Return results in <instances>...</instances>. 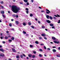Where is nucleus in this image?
Masks as SVG:
<instances>
[{"instance_id": "obj_11", "label": "nucleus", "mask_w": 60, "mask_h": 60, "mask_svg": "<svg viewBox=\"0 0 60 60\" xmlns=\"http://www.w3.org/2000/svg\"><path fill=\"white\" fill-rule=\"evenodd\" d=\"M50 26H54V25H53V24H50Z\"/></svg>"}, {"instance_id": "obj_31", "label": "nucleus", "mask_w": 60, "mask_h": 60, "mask_svg": "<svg viewBox=\"0 0 60 60\" xmlns=\"http://www.w3.org/2000/svg\"><path fill=\"white\" fill-rule=\"evenodd\" d=\"M28 24L29 25H31V23L30 22H29L28 23Z\"/></svg>"}, {"instance_id": "obj_25", "label": "nucleus", "mask_w": 60, "mask_h": 60, "mask_svg": "<svg viewBox=\"0 0 60 60\" xmlns=\"http://www.w3.org/2000/svg\"><path fill=\"white\" fill-rule=\"evenodd\" d=\"M9 26H12V24L11 23H9Z\"/></svg>"}, {"instance_id": "obj_27", "label": "nucleus", "mask_w": 60, "mask_h": 60, "mask_svg": "<svg viewBox=\"0 0 60 60\" xmlns=\"http://www.w3.org/2000/svg\"><path fill=\"white\" fill-rule=\"evenodd\" d=\"M30 47L31 48H33V45H30Z\"/></svg>"}, {"instance_id": "obj_10", "label": "nucleus", "mask_w": 60, "mask_h": 60, "mask_svg": "<svg viewBox=\"0 0 60 60\" xmlns=\"http://www.w3.org/2000/svg\"><path fill=\"white\" fill-rule=\"evenodd\" d=\"M1 13L2 14H4V11H1Z\"/></svg>"}, {"instance_id": "obj_40", "label": "nucleus", "mask_w": 60, "mask_h": 60, "mask_svg": "<svg viewBox=\"0 0 60 60\" xmlns=\"http://www.w3.org/2000/svg\"><path fill=\"white\" fill-rule=\"evenodd\" d=\"M28 10H29V9H28L27 8H26V11H28Z\"/></svg>"}, {"instance_id": "obj_5", "label": "nucleus", "mask_w": 60, "mask_h": 60, "mask_svg": "<svg viewBox=\"0 0 60 60\" xmlns=\"http://www.w3.org/2000/svg\"><path fill=\"white\" fill-rule=\"evenodd\" d=\"M52 40H56V38H55V37H52Z\"/></svg>"}, {"instance_id": "obj_17", "label": "nucleus", "mask_w": 60, "mask_h": 60, "mask_svg": "<svg viewBox=\"0 0 60 60\" xmlns=\"http://www.w3.org/2000/svg\"><path fill=\"white\" fill-rule=\"evenodd\" d=\"M33 14H32V13L30 14V17H33Z\"/></svg>"}, {"instance_id": "obj_44", "label": "nucleus", "mask_w": 60, "mask_h": 60, "mask_svg": "<svg viewBox=\"0 0 60 60\" xmlns=\"http://www.w3.org/2000/svg\"><path fill=\"white\" fill-rule=\"evenodd\" d=\"M41 12H45V11H41Z\"/></svg>"}, {"instance_id": "obj_39", "label": "nucleus", "mask_w": 60, "mask_h": 60, "mask_svg": "<svg viewBox=\"0 0 60 60\" xmlns=\"http://www.w3.org/2000/svg\"><path fill=\"white\" fill-rule=\"evenodd\" d=\"M31 27H32V28H33V29H34V26H31Z\"/></svg>"}, {"instance_id": "obj_32", "label": "nucleus", "mask_w": 60, "mask_h": 60, "mask_svg": "<svg viewBox=\"0 0 60 60\" xmlns=\"http://www.w3.org/2000/svg\"><path fill=\"white\" fill-rule=\"evenodd\" d=\"M26 4L27 5H28L29 4V3L28 2H27L26 3Z\"/></svg>"}, {"instance_id": "obj_63", "label": "nucleus", "mask_w": 60, "mask_h": 60, "mask_svg": "<svg viewBox=\"0 0 60 60\" xmlns=\"http://www.w3.org/2000/svg\"><path fill=\"white\" fill-rule=\"evenodd\" d=\"M8 13H10V11H8Z\"/></svg>"}, {"instance_id": "obj_47", "label": "nucleus", "mask_w": 60, "mask_h": 60, "mask_svg": "<svg viewBox=\"0 0 60 60\" xmlns=\"http://www.w3.org/2000/svg\"><path fill=\"white\" fill-rule=\"evenodd\" d=\"M3 50V49H0V51H2Z\"/></svg>"}, {"instance_id": "obj_2", "label": "nucleus", "mask_w": 60, "mask_h": 60, "mask_svg": "<svg viewBox=\"0 0 60 60\" xmlns=\"http://www.w3.org/2000/svg\"><path fill=\"white\" fill-rule=\"evenodd\" d=\"M46 11H48V12L47 11H46V13H47V14H49V13H50V11H49L48 9H46Z\"/></svg>"}, {"instance_id": "obj_16", "label": "nucleus", "mask_w": 60, "mask_h": 60, "mask_svg": "<svg viewBox=\"0 0 60 60\" xmlns=\"http://www.w3.org/2000/svg\"><path fill=\"white\" fill-rule=\"evenodd\" d=\"M42 28H43V29H44L45 28V26H41Z\"/></svg>"}, {"instance_id": "obj_20", "label": "nucleus", "mask_w": 60, "mask_h": 60, "mask_svg": "<svg viewBox=\"0 0 60 60\" xmlns=\"http://www.w3.org/2000/svg\"><path fill=\"white\" fill-rule=\"evenodd\" d=\"M16 57L17 58H19V55H17L16 56Z\"/></svg>"}, {"instance_id": "obj_7", "label": "nucleus", "mask_w": 60, "mask_h": 60, "mask_svg": "<svg viewBox=\"0 0 60 60\" xmlns=\"http://www.w3.org/2000/svg\"><path fill=\"white\" fill-rule=\"evenodd\" d=\"M0 56H4V54L2 53L0 54Z\"/></svg>"}, {"instance_id": "obj_49", "label": "nucleus", "mask_w": 60, "mask_h": 60, "mask_svg": "<svg viewBox=\"0 0 60 60\" xmlns=\"http://www.w3.org/2000/svg\"><path fill=\"white\" fill-rule=\"evenodd\" d=\"M47 49L49 50H50V49L49 48H48Z\"/></svg>"}, {"instance_id": "obj_64", "label": "nucleus", "mask_w": 60, "mask_h": 60, "mask_svg": "<svg viewBox=\"0 0 60 60\" xmlns=\"http://www.w3.org/2000/svg\"><path fill=\"white\" fill-rule=\"evenodd\" d=\"M14 29L13 28L12 29V31H14Z\"/></svg>"}, {"instance_id": "obj_41", "label": "nucleus", "mask_w": 60, "mask_h": 60, "mask_svg": "<svg viewBox=\"0 0 60 60\" xmlns=\"http://www.w3.org/2000/svg\"><path fill=\"white\" fill-rule=\"evenodd\" d=\"M44 38L45 39V40H47V38L46 37H44Z\"/></svg>"}, {"instance_id": "obj_28", "label": "nucleus", "mask_w": 60, "mask_h": 60, "mask_svg": "<svg viewBox=\"0 0 60 60\" xmlns=\"http://www.w3.org/2000/svg\"><path fill=\"white\" fill-rule=\"evenodd\" d=\"M57 57H60V55H57Z\"/></svg>"}, {"instance_id": "obj_30", "label": "nucleus", "mask_w": 60, "mask_h": 60, "mask_svg": "<svg viewBox=\"0 0 60 60\" xmlns=\"http://www.w3.org/2000/svg\"><path fill=\"white\" fill-rule=\"evenodd\" d=\"M23 33H24V34H26V32L25 31H23L22 32Z\"/></svg>"}, {"instance_id": "obj_58", "label": "nucleus", "mask_w": 60, "mask_h": 60, "mask_svg": "<svg viewBox=\"0 0 60 60\" xmlns=\"http://www.w3.org/2000/svg\"><path fill=\"white\" fill-rule=\"evenodd\" d=\"M2 51V52H4V50H3Z\"/></svg>"}, {"instance_id": "obj_55", "label": "nucleus", "mask_w": 60, "mask_h": 60, "mask_svg": "<svg viewBox=\"0 0 60 60\" xmlns=\"http://www.w3.org/2000/svg\"><path fill=\"white\" fill-rule=\"evenodd\" d=\"M57 16H58V17H60V16H59V15H57Z\"/></svg>"}, {"instance_id": "obj_6", "label": "nucleus", "mask_w": 60, "mask_h": 60, "mask_svg": "<svg viewBox=\"0 0 60 60\" xmlns=\"http://www.w3.org/2000/svg\"><path fill=\"white\" fill-rule=\"evenodd\" d=\"M35 43L37 44H39V42L37 41H35Z\"/></svg>"}, {"instance_id": "obj_59", "label": "nucleus", "mask_w": 60, "mask_h": 60, "mask_svg": "<svg viewBox=\"0 0 60 60\" xmlns=\"http://www.w3.org/2000/svg\"><path fill=\"white\" fill-rule=\"evenodd\" d=\"M23 3H22V2H20V4H23Z\"/></svg>"}, {"instance_id": "obj_22", "label": "nucleus", "mask_w": 60, "mask_h": 60, "mask_svg": "<svg viewBox=\"0 0 60 60\" xmlns=\"http://www.w3.org/2000/svg\"><path fill=\"white\" fill-rule=\"evenodd\" d=\"M39 56L40 57H42V55H41V54H39Z\"/></svg>"}, {"instance_id": "obj_42", "label": "nucleus", "mask_w": 60, "mask_h": 60, "mask_svg": "<svg viewBox=\"0 0 60 60\" xmlns=\"http://www.w3.org/2000/svg\"><path fill=\"white\" fill-rule=\"evenodd\" d=\"M0 3L2 4H3V1H1L0 2Z\"/></svg>"}, {"instance_id": "obj_33", "label": "nucleus", "mask_w": 60, "mask_h": 60, "mask_svg": "<svg viewBox=\"0 0 60 60\" xmlns=\"http://www.w3.org/2000/svg\"><path fill=\"white\" fill-rule=\"evenodd\" d=\"M16 18H18L19 17V16H18V15H16Z\"/></svg>"}, {"instance_id": "obj_43", "label": "nucleus", "mask_w": 60, "mask_h": 60, "mask_svg": "<svg viewBox=\"0 0 60 60\" xmlns=\"http://www.w3.org/2000/svg\"><path fill=\"white\" fill-rule=\"evenodd\" d=\"M56 42L57 41H54V43H56Z\"/></svg>"}, {"instance_id": "obj_9", "label": "nucleus", "mask_w": 60, "mask_h": 60, "mask_svg": "<svg viewBox=\"0 0 60 60\" xmlns=\"http://www.w3.org/2000/svg\"><path fill=\"white\" fill-rule=\"evenodd\" d=\"M52 51L53 52H56V50L55 49H53L52 50Z\"/></svg>"}, {"instance_id": "obj_53", "label": "nucleus", "mask_w": 60, "mask_h": 60, "mask_svg": "<svg viewBox=\"0 0 60 60\" xmlns=\"http://www.w3.org/2000/svg\"><path fill=\"white\" fill-rule=\"evenodd\" d=\"M39 39H41V40L42 39V38L41 37H40L39 38Z\"/></svg>"}, {"instance_id": "obj_12", "label": "nucleus", "mask_w": 60, "mask_h": 60, "mask_svg": "<svg viewBox=\"0 0 60 60\" xmlns=\"http://www.w3.org/2000/svg\"><path fill=\"white\" fill-rule=\"evenodd\" d=\"M28 56H29V57H31V56H32V55H31V54H29L28 55Z\"/></svg>"}, {"instance_id": "obj_46", "label": "nucleus", "mask_w": 60, "mask_h": 60, "mask_svg": "<svg viewBox=\"0 0 60 60\" xmlns=\"http://www.w3.org/2000/svg\"><path fill=\"white\" fill-rule=\"evenodd\" d=\"M2 43H3L4 44V43H5V42L4 41H3L2 42Z\"/></svg>"}, {"instance_id": "obj_19", "label": "nucleus", "mask_w": 60, "mask_h": 60, "mask_svg": "<svg viewBox=\"0 0 60 60\" xmlns=\"http://www.w3.org/2000/svg\"><path fill=\"white\" fill-rule=\"evenodd\" d=\"M15 22L16 23H17V24H19V22L17 21H15Z\"/></svg>"}, {"instance_id": "obj_38", "label": "nucleus", "mask_w": 60, "mask_h": 60, "mask_svg": "<svg viewBox=\"0 0 60 60\" xmlns=\"http://www.w3.org/2000/svg\"><path fill=\"white\" fill-rule=\"evenodd\" d=\"M58 23H60V20H58Z\"/></svg>"}, {"instance_id": "obj_14", "label": "nucleus", "mask_w": 60, "mask_h": 60, "mask_svg": "<svg viewBox=\"0 0 60 60\" xmlns=\"http://www.w3.org/2000/svg\"><path fill=\"white\" fill-rule=\"evenodd\" d=\"M12 50L13 51H14V52H16V50H15V49H12Z\"/></svg>"}, {"instance_id": "obj_24", "label": "nucleus", "mask_w": 60, "mask_h": 60, "mask_svg": "<svg viewBox=\"0 0 60 60\" xmlns=\"http://www.w3.org/2000/svg\"><path fill=\"white\" fill-rule=\"evenodd\" d=\"M11 40H14V38L13 37H12L11 38Z\"/></svg>"}, {"instance_id": "obj_45", "label": "nucleus", "mask_w": 60, "mask_h": 60, "mask_svg": "<svg viewBox=\"0 0 60 60\" xmlns=\"http://www.w3.org/2000/svg\"><path fill=\"white\" fill-rule=\"evenodd\" d=\"M1 7L2 8V9H4V7L3 6H1Z\"/></svg>"}, {"instance_id": "obj_23", "label": "nucleus", "mask_w": 60, "mask_h": 60, "mask_svg": "<svg viewBox=\"0 0 60 60\" xmlns=\"http://www.w3.org/2000/svg\"><path fill=\"white\" fill-rule=\"evenodd\" d=\"M49 18H50L51 19H53V18H52V17H51V16H50Z\"/></svg>"}, {"instance_id": "obj_26", "label": "nucleus", "mask_w": 60, "mask_h": 60, "mask_svg": "<svg viewBox=\"0 0 60 60\" xmlns=\"http://www.w3.org/2000/svg\"><path fill=\"white\" fill-rule=\"evenodd\" d=\"M5 39H8V37L7 36H6L5 37Z\"/></svg>"}, {"instance_id": "obj_4", "label": "nucleus", "mask_w": 60, "mask_h": 60, "mask_svg": "<svg viewBox=\"0 0 60 60\" xmlns=\"http://www.w3.org/2000/svg\"><path fill=\"white\" fill-rule=\"evenodd\" d=\"M42 36H43L44 37H45L46 36V34H41Z\"/></svg>"}, {"instance_id": "obj_8", "label": "nucleus", "mask_w": 60, "mask_h": 60, "mask_svg": "<svg viewBox=\"0 0 60 60\" xmlns=\"http://www.w3.org/2000/svg\"><path fill=\"white\" fill-rule=\"evenodd\" d=\"M46 17L47 19H49V15H46Z\"/></svg>"}, {"instance_id": "obj_60", "label": "nucleus", "mask_w": 60, "mask_h": 60, "mask_svg": "<svg viewBox=\"0 0 60 60\" xmlns=\"http://www.w3.org/2000/svg\"><path fill=\"white\" fill-rule=\"evenodd\" d=\"M58 49H59V50H60V47H59L58 48Z\"/></svg>"}, {"instance_id": "obj_21", "label": "nucleus", "mask_w": 60, "mask_h": 60, "mask_svg": "<svg viewBox=\"0 0 60 60\" xmlns=\"http://www.w3.org/2000/svg\"><path fill=\"white\" fill-rule=\"evenodd\" d=\"M32 57V58H34L35 57V56L34 55H33Z\"/></svg>"}, {"instance_id": "obj_57", "label": "nucleus", "mask_w": 60, "mask_h": 60, "mask_svg": "<svg viewBox=\"0 0 60 60\" xmlns=\"http://www.w3.org/2000/svg\"><path fill=\"white\" fill-rule=\"evenodd\" d=\"M44 44H41V45L42 46V45H43Z\"/></svg>"}, {"instance_id": "obj_52", "label": "nucleus", "mask_w": 60, "mask_h": 60, "mask_svg": "<svg viewBox=\"0 0 60 60\" xmlns=\"http://www.w3.org/2000/svg\"><path fill=\"white\" fill-rule=\"evenodd\" d=\"M53 18L54 19H56V18L55 17H53Z\"/></svg>"}, {"instance_id": "obj_62", "label": "nucleus", "mask_w": 60, "mask_h": 60, "mask_svg": "<svg viewBox=\"0 0 60 60\" xmlns=\"http://www.w3.org/2000/svg\"><path fill=\"white\" fill-rule=\"evenodd\" d=\"M11 21H13V19H11Z\"/></svg>"}, {"instance_id": "obj_48", "label": "nucleus", "mask_w": 60, "mask_h": 60, "mask_svg": "<svg viewBox=\"0 0 60 60\" xmlns=\"http://www.w3.org/2000/svg\"><path fill=\"white\" fill-rule=\"evenodd\" d=\"M26 12L27 13V14H28V11H26Z\"/></svg>"}, {"instance_id": "obj_18", "label": "nucleus", "mask_w": 60, "mask_h": 60, "mask_svg": "<svg viewBox=\"0 0 60 60\" xmlns=\"http://www.w3.org/2000/svg\"><path fill=\"white\" fill-rule=\"evenodd\" d=\"M33 53L34 54H36V52L35 51H34L33 52Z\"/></svg>"}, {"instance_id": "obj_34", "label": "nucleus", "mask_w": 60, "mask_h": 60, "mask_svg": "<svg viewBox=\"0 0 60 60\" xmlns=\"http://www.w3.org/2000/svg\"><path fill=\"white\" fill-rule=\"evenodd\" d=\"M60 43V42L59 41H57L56 43H57V44H58V43Z\"/></svg>"}, {"instance_id": "obj_54", "label": "nucleus", "mask_w": 60, "mask_h": 60, "mask_svg": "<svg viewBox=\"0 0 60 60\" xmlns=\"http://www.w3.org/2000/svg\"><path fill=\"white\" fill-rule=\"evenodd\" d=\"M13 17H15V15H13Z\"/></svg>"}, {"instance_id": "obj_61", "label": "nucleus", "mask_w": 60, "mask_h": 60, "mask_svg": "<svg viewBox=\"0 0 60 60\" xmlns=\"http://www.w3.org/2000/svg\"><path fill=\"white\" fill-rule=\"evenodd\" d=\"M0 35H1V36H2L3 35V34H2V33Z\"/></svg>"}, {"instance_id": "obj_56", "label": "nucleus", "mask_w": 60, "mask_h": 60, "mask_svg": "<svg viewBox=\"0 0 60 60\" xmlns=\"http://www.w3.org/2000/svg\"><path fill=\"white\" fill-rule=\"evenodd\" d=\"M6 33H9V31H6Z\"/></svg>"}, {"instance_id": "obj_51", "label": "nucleus", "mask_w": 60, "mask_h": 60, "mask_svg": "<svg viewBox=\"0 0 60 60\" xmlns=\"http://www.w3.org/2000/svg\"><path fill=\"white\" fill-rule=\"evenodd\" d=\"M21 57L22 58V57H23V55H21Z\"/></svg>"}, {"instance_id": "obj_13", "label": "nucleus", "mask_w": 60, "mask_h": 60, "mask_svg": "<svg viewBox=\"0 0 60 60\" xmlns=\"http://www.w3.org/2000/svg\"><path fill=\"white\" fill-rule=\"evenodd\" d=\"M23 1H24V2H25V3H27V2H28V0H23Z\"/></svg>"}, {"instance_id": "obj_37", "label": "nucleus", "mask_w": 60, "mask_h": 60, "mask_svg": "<svg viewBox=\"0 0 60 60\" xmlns=\"http://www.w3.org/2000/svg\"><path fill=\"white\" fill-rule=\"evenodd\" d=\"M44 49H46V46H44Z\"/></svg>"}, {"instance_id": "obj_1", "label": "nucleus", "mask_w": 60, "mask_h": 60, "mask_svg": "<svg viewBox=\"0 0 60 60\" xmlns=\"http://www.w3.org/2000/svg\"><path fill=\"white\" fill-rule=\"evenodd\" d=\"M12 11L15 13H17L20 10L19 8H17V6L14 5L12 6Z\"/></svg>"}, {"instance_id": "obj_35", "label": "nucleus", "mask_w": 60, "mask_h": 60, "mask_svg": "<svg viewBox=\"0 0 60 60\" xmlns=\"http://www.w3.org/2000/svg\"><path fill=\"white\" fill-rule=\"evenodd\" d=\"M39 51H41L42 52L43 51L42 50V49H39Z\"/></svg>"}, {"instance_id": "obj_29", "label": "nucleus", "mask_w": 60, "mask_h": 60, "mask_svg": "<svg viewBox=\"0 0 60 60\" xmlns=\"http://www.w3.org/2000/svg\"><path fill=\"white\" fill-rule=\"evenodd\" d=\"M23 26H26V23H23Z\"/></svg>"}, {"instance_id": "obj_50", "label": "nucleus", "mask_w": 60, "mask_h": 60, "mask_svg": "<svg viewBox=\"0 0 60 60\" xmlns=\"http://www.w3.org/2000/svg\"><path fill=\"white\" fill-rule=\"evenodd\" d=\"M52 48H56V47H55V46H53L52 47Z\"/></svg>"}, {"instance_id": "obj_36", "label": "nucleus", "mask_w": 60, "mask_h": 60, "mask_svg": "<svg viewBox=\"0 0 60 60\" xmlns=\"http://www.w3.org/2000/svg\"><path fill=\"white\" fill-rule=\"evenodd\" d=\"M2 16L3 18H5V16L4 15H2Z\"/></svg>"}, {"instance_id": "obj_15", "label": "nucleus", "mask_w": 60, "mask_h": 60, "mask_svg": "<svg viewBox=\"0 0 60 60\" xmlns=\"http://www.w3.org/2000/svg\"><path fill=\"white\" fill-rule=\"evenodd\" d=\"M8 41L10 42H11L12 41V40H11V39H9L8 40Z\"/></svg>"}, {"instance_id": "obj_3", "label": "nucleus", "mask_w": 60, "mask_h": 60, "mask_svg": "<svg viewBox=\"0 0 60 60\" xmlns=\"http://www.w3.org/2000/svg\"><path fill=\"white\" fill-rule=\"evenodd\" d=\"M46 21L48 23H50V21L49 20H46Z\"/></svg>"}]
</instances>
